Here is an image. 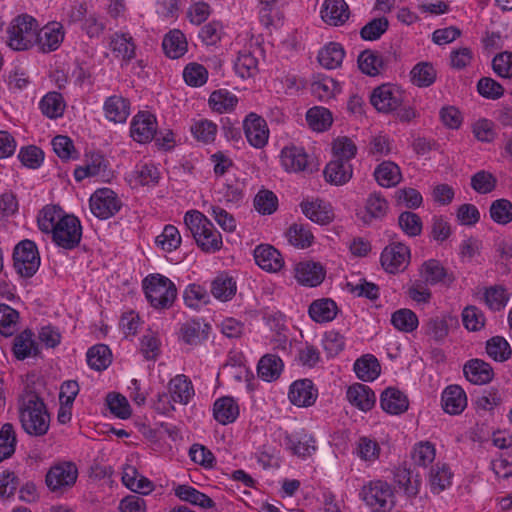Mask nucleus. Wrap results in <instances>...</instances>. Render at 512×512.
<instances>
[{
	"label": "nucleus",
	"instance_id": "60",
	"mask_svg": "<svg viewBox=\"0 0 512 512\" xmlns=\"http://www.w3.org/2000/svg\"><path fill=\"white\" fill-rule=\"evenodd\" d=\"M489 212L491 219L498 224L506 225L512 221V203L507 199L493 201Z\"/></svg>",
	"mask_w": 512,
	"mask_h": 512
},
{
	"label": "nucleus",
	"instance_id": "28",
	"mask_svg": "<svg viewBox=\"0 0 512 512\" xmlns=\"http://www.w3.org/2000/svg\"><path fill=\"white\" fill-rule=\"evenodd\" d=\"M353 175V167L348 161L331 160L324 169L325 180L333 185L346 184Z\"/></svg>",
	"mask_w": 512,
	"mask_h": 512
},
{
	"label": "nucleus",
	"instance_id": "63",
	"mask_svg": "<svg viewBox=\"0 0 512 512\" xmlns=\"http://www.w3.org/2000/svg\"><path fill=\"white\" fill-rule=\"evenodd\" d=\"M497 184L496 177L485 170L476 172L471 177V187L479 194H488L492 192Z\"/></svg>",
	"mask_w": 512,
	"mask_h": 512
},
{
	"label": "nucleus",
	"instance_id": "5",
	"mask_svg": "<svg viewBox=\"0 0 512 512\" xmlns=\"http://www.w3.org/2000/svg\"><path fill=\"white\" fill-rule=\"evenodd\" d=\"M41 263L37 245L29 239L19 242L13 251V267L23 278H31Z\"/></svg>",
	"mask_w": 512,
	"mask_h": 512
},
{
	"label": "nucleus",
	"instance_id": "52",
	"mask_svg": "<svg viewBox=\"0 0 512 512\" xmlns=\"http://www.w3.org/2000/svg\"><path fill=\"white\" fill-rule=\"evenodd\" d=\"M425 333L436 342H442L449 333L448 317L435 316L425 324Z\"/></svg>",
	"mask_w": 512,
	"mask_h": 512
},
{
	"label": "nucleus",
	"instance_id": "23",
	"mask_svg": "<svg viewBox=\"0 0 512 512\" xmlns=\"http://www.w3.org/2000/svg\"><path fill=\"white\" fill-rule=\"evenodd\" d=\"M13 353L18 360L36 357L40 354V347L30 329L23 330L14 338Z\"/></svg>",
	"mask_w": 512,
	"mask_h": 512
},
{
	"label": "nucleus",
	"instance_id": "7",
	"mask_svg": "<svg viewBox=\"0 0 512 512\" xmlns=\"http://www.w3.org/2000/svg\"><path fill=\"white\" fill-rule=\"evenodd\" d=\"M370 102L379 112L391 113L407 102V95L401 87L387 83L373 90Z\"/></svg>",
	"mask_w": 512,
	"mask_h": 512
},
{
	"label": "nucleus",
	"instance_id": "59",
	"mask_svg": "<svg viewBox=\"0 0 512 512\" xmlns=\"http://www.w3.org/2000/svg\"><path fill=\"white\" fill-rule=\"evenodd\" d=\"M254 207L262 215H270L277 210L278 198L270 190H260L254 198Z\"/></svg>",
	"mask_w": 512,
	"mask_h": 512
},
{
	"label": "nucleus",
	"instance_id": "55",
	"mask_svg": "<svg viewBox=\"0 0 512 512\" xmlns=\"http://www.w3.org/2000/svg\"><path fill=\"white\" fill-rule=\"evenodd\" d=\"M394 480L407 496L414 497L418 494L420 481L417 477H413L410 470L397 469L394 474Z\"/></svg>",
	"mask_w": 512,
	"mask_h": 512
},
{
	"label": "nucleus",
	"instance_id": "35",
	"mask_svg": "<svg viewBox=\"0 0 512 512\" xmlns=\"http://www.w3.org/2000/svg\"><path fill=\"white\" fill-rule=\"evenodd\" d=\"M354 371L362 381H373L380 375L381 366L374 355L366 354L355 361Z\"/></svg>",
	"mask_w": 512,
	"mask_h": 512
},
{
	"label": "nucleus",
	"instance_id": "49",
	"mask_svg": "<svg viewBox=\"0 0 512 512\" xmlns=\"http://www.w3.org/2000/svg\"><path fill=\"white\" fill-rule=\"evenodd\" d=\"M486 352L497 362L508 360L512 353L510 344L501 336H494L486 342Z\"/></svg>",
	"mask_w": 512,
	"mask_h": 512
},
{
	"label": "nucleus",
	"instance_id": "44",
	"mask_svg": "<svg viewBox=\"0 0 512 512\" xmlns=\"http://www.w3.org/2000/svg\"><path fill=\"white\" fill-rule=\"evenodd\" d=\"M289 243L297 248L304 249L311 246L314 236L307 226L293 223L286 232Z\"/></svg>",
	"mask_w": 512,
	"mask_h": 512
},
{
	"label": "nucleus",
	"instance_id": "9",
	"mask_svg": "<svg viewBox=\"0 0 512 512\" xmlns=\"http://www.w3.org/2000/svg\"><path fill=\"white\" fill-rule=\"evenodd\" d=\"M121 206V200L110 188L98 189L90 197L91 212L102 220L114 216Z\"/></svg>",
	"mask_w": 512,
	"mask_h": 512
},
{
	"label": "nucleus",
	"instance_id": "20",
	"mask_svg": "<svg viewBox=\"0 0 512 512\" xmlns=\"http://www.w3.org/2000/svg\"><path fill=\"white\" fill-rule=\"evenodd\" d=\"M347 399L353 406L364 412L370 411L376 403L373 390L361 383H355L348 388Z\"/></svg>",
	"mask_w": 512,
	"mask_h": 512
},
{
	"label": "nucleus",
	"instance_id": "2",
	"mask_svg": "<svg viewBox=\"0 0 512 512\" xmlns=\"http://www.w3.org/2000/svg\"><path fill=\"white\" fill-rule=\"evenodd\" d=\"M184 223L190 230L199 248L206 253H215L222 248V235L213 223L199 211H189Z\"/></svg>",
	"mask_w": 512,
	"mask_h": 512
},
{
	"label": "nucleus",
	"instance_id": "21",
	"mask_svg": "<svg viewBox=\"0 0 512 512\" xmlns=\"http://www.w3.org/2000/svg\"><path fill=\"white\" fill-rule=\"evenodd\" d=\"M420 275L430 285L443 283L449 286L454 281V277L436 259L425 261L420 267Z\"/></svg>",
	"mask_w": 512,
	"mask_h": 512
},
{
	"label": "nucleus",
	"instance_id": "18",
	"mask_svg": "<svg viewBox=\"0 0 512 512\" xmlns=\"http://www.w3.org/2000/svg\"><path fill=\"white\" fill-rule=\"evenodd\" d=\"M104 115L113 123H124L130 115V102L121 95H112L104 101Z\"/></svg>",
	"mask_w": 512,
	"mask_h": 512
},
{
	"label": "nucleus",
	"instance_id": "32",
	"mask_svg": "<svg viewBox=\"0 0 512 512\" xmlns=\"http://www.w3.org/2000/svg\"><path fill=\"white\" fill-rule=\"evenodd\" d=\"M338 312L336 303L329 298H323L313 301L308 313L313 321L317 323L330 322L335 319Z\"/></svg>",
	"mask_w": 512,
	"mask_h": 512
},
{
	"label": "nucleus",
	"instance_id": "58",
	"mask_svg": "<svg viewBox=\"0 0 512 512\" xmlns=\"http://www.w3.org/2000/svg\"><path fill=\"white\" fill-rule=\"evenodd\" d=\"M287 445L294 455L303 458L310 456L316 450L315 440L312 436L308 435L301 437H288Z\"/></svg>",
	"mask_w": 512,
	"mask_h": 512
},
{
	"label": "nucleus",
	"instance_id": "3",
	"mask_svg": "<svg viewBox=\"0 0 512 512\" xmlns=\"http://www.w3.org/2000/svg\"><path fill=\"white\" fill-rule=\"evenodd\" d=\"M142 286L148 302L156 309H169L176 299L175 284L161 274L147 276L144 278Z\"/></svg>",
	"mask_w": 512,
	"mask_h": 512
},
{
	"label": "nucleus",
	"instance_id": "4",
	"mask_svg": "<svg viewBox=\"0 0 512 512\" xmlns=\"http://www.w3.org/2000/svg\"><path fill=\"white\" fill-rule=\"evenodd\" d=\"M359 497L371 512H388L394 506L392 486L383 480H371L365 483L359 492Z\"/></svg>",
	"mask_w": 512,
	"mask_h": 512
},
{
	"label": "nucleus",
	"instance_id": "34",
	"mask_svg": "<svg viewBox=\"0 0 512 512\" xmlns=\"http://www.w3.org/2000/svg\"><path fill=\"white\" fill-rule=\"evenodd\" d=\"M345 51L341 44L330 42L320 49L317 59L319 64L326 69L338 68L344 59Z\"/></svg>",
	"mask_w": 512,
	"mask_h": 512
},
{
	"label": "nucleus",
	"instance_id": "42",
	"mask_svg": "<svg viewBox=\"0 0 512 512\" xmlns=\"http://www.w3.org/2000/svg\"><path fill=\"white\" fill-rule=\"evenodd\" d=\"M208 102L213 111L227 113L235 108L238 103V98L235 94L226 89H219L211 93Z\"/></svg>",
	"mask_w": 512,
	"mask_h": 512
},
{
	"label": "nucleus",
	"instance_id": "41",
	"mask_svg": "<svg viewBox=\"0 0 512 512\" xmlns=\"http://www.w3.org/2000/svg\"><path fill=\"white\" fill-rule=\"evenodd\" d=\"M410 78L417 87H429L436 81L437 71L430 62H419L410 71Z\"/></svg>",
	"mask_w": 512,
	"mask_h": 512
},
{
	"label": "nucleus",
	"instance_id": "19",
	"mask_svg": "<svg viewBox=\"0 0 512 512\" xmlns=\"http://www.w3.org/2000/svg\"><path fill=\"white\" fill-rule=\"evenodd\" d=\"M443 410L450 415L460 414L467 405L464 390L458 385H450L444 389L441 396Z\"/></svg>",
	"mask_w": 512,
	"mask_h": 512
},
{
	"label": "nucleus",
	"instance_id": "10",
	"mask_svg": "<svg viewBox=\"0 0 512 512\" xmlns=\"http://www.w3.org/2000/svg\"><path fill=\"white\" fill-rule=\"evenodd\" d=\"M410 249L401 242H392L387 245L380 256L383 269L391 274L404 271L410 263Z\"/></svg>",
	"mask_w": 512,
	"mask_h": 512
},
{
	"label": "nucleus",
	"instance_id": "13",
	"mask_svg": "<svg viewBox=\"0 0 512 512\" xmlns=\"http://www.w3.org/2000/svg\"><path fill=\"white\" fill-rule=\"evenodd\" d=\"M156 118L149 112H139L131 122V137L139 143H147L156 135Z\"/></svg>",
	"mask_w": 512,
	"mask_h": 512
},
{
	"label": "nucleus",
	"instance_id": "38",
	"mask_svg": "<svg viewBox=\"0 0 512 512\" xmlns=\"http://www.w3.org/2000/svg\"><path fill=\"white\" fill-rule=\"evenodd\" d=\"M374 176L379 185L387 188L396 186L402 178L400 168L391 161L379 164L374 171Z\"/></svg>",
	"mask_w": 512,
	"mask_h": 512
},
{
	"label": "nucleus",
	"instance_id": "43",
	"mask_svg": "<svg viewBox=\"0 0 512 512\" xmlns=\"http://www.w3.org/2000/svg\"><path fill=\"white\" fill-rule=\"evenodd\" d=\"M39 107L45 116L55 119L62 116L65 109V102L60 93L49 92L42 98Z\"/></svg>",
	"mask_w": 512,
	"mask_h": 512
},
{
	"label": "nucleus",
	"instance_id": "46",
	"mask_svg": "<svg viewBox=\"0 0 512 512\" xmlns=\"http://www.w3.org/2000/svg\"><path fill=\"white\" fill-rule=\"evenodd\" d=\"M87 363L96 371L106 369L111 363V351L109 347L105 344H97L89 348L87 352Z\"/></svg>",
	"mask_w": 512,
	"mask_h": 512
},
{
	"label": "nucleus",
	"instance_id": "31",
	"mask_svg": "<svg viewBox=\"0 0 512 512\" xmlns=\"http://www.w3.org/2000/svg\"><path fill=\"white\" fill-rule=\"evenodd\" d=\"M174 494L181 501L188 502L203 509H209L215 506V502L208 495L190 485H177L174 488Z\"/></svg>",
	"mask_w": 512,
	"mask_h": 512
},
{
	"label": "nucleus",
	"instance_id": "25",
	"mask_svg": "<svg viewBox=\"0 0 512 512\" xmlns=\"http://www.w3.org/2000/svg\"><path fill=\"white\" fill-rule=\"evenodd\" d=\"M168 391L171 400L174 403L186 405L194 396V387L191 380L179 374L172 378L168 383Z\"/></svg>",
	"mask_w": 512,
	"mask_h": 512
},
{
	"label": "nucleus",
	"instance_id": "6",
	"mask_svg": "<svg viewBox=\"0 0 512 512\" xmlns=\"http://www.w3.org/2000/svg\"><path fill=\"white\" fill-rule=\"evenodd\" d=\"M78 478V468L72 461H62L51 466L46 473L45 483L51 492H61L73 487Z\"/></svg>",
	"mask_w": 512,
	"mask_h": 512
},
{
	"label": "nucleus",
	"instance_id": "61",
	"mask_svg": "<svg viewBox=\"0 0 512 512\" xmlns=\"http://www.w3.org/2000/svg\"><path fill=\"white\" fill-rule=\"evenodd\" d=\"M183 298L185 304L191 308H199L209 303V294L207 290L198 284H190L184 291Z\"/></svg>",
	"mask_w": 512,
	"mask_h": 512
},
{
	"label": "nucleus",
	"instance_id": "39",
	"mask_svg": "<svg viewBox=\"0 0 512 512\" xmlns=\"http://www.w3.org/2000/svg\"><path fill=\"white\" fill-rule=\"evenodd\" d=\"M453 473L447 464L437 463L430 470L429 483L431 491L439 494L448 488L452 483Z\"/></svg>",
	"mask_w": 512,
	"mask_h": 512
},
{
	"label": "nucleus",
	"instance_id": "54",
	"mask_svg": "<svg viewBox=\"0 0 512 512\" xmlns=\"http://www.w3.org/2000/svg\"><path fill=\"white\" fill-rule=\"evenodd\" d=\"M16 434L10 423H5L0 429V462L11 457L15 452Z\"/></svg>",
	"mask_w": 512,
	"mask_h": 512
},
{
	"label": "nucleus",
	"instance_id": "29",
	"mask_svg": "<svg viewBox=\"0 0 512 512\" xmlns=\"http://www.w3.org/2000/svg\"><path fill=\"white\" fill-rule=\"evenodd\" d=\"M280 158L282 166L289 172L304 171L308 164V156L302 147H284Z\"/></svg>",
	"mask_w": 512,
	"mask_h": 512
},
{
	"label": "nucleus",
	"instance_id": "12",
	"mask_svg": "<svg viewBox=\"0 0 512 512\" xmlns=\"http://www.w3.org/2000/svg\"><path fill=\"white\" fill-rule=\"evenodd\" d=\"M317 397L318 390L310 379H299L290 385L288 398L298 407L312 406Z\"/></svg>",
	"mask_w": 512,
	"mask_h": 512
},
{
	"label": "nucleus",
	"instance_id": "37",
	"mask_svg": "<svg viewBox=\"0 0 512 512\" xmlns=\"http://www.w3.org/2000/svg\"><path fill=\"white\" fill-rule=\"evenodd\" d=\"M236 290V281L227 274L218 275L211 283V294L222 302L231 300Z\"/></svg>",
	"mask_w": 512,
	"mask_h": 512
},
{
	"label": "nucleus",
	"instance_id": "26",
	"mask_svg": "<svg viewBox=\"0 0 512 512\" xmlns=\"http://www.w3.org/2000/svg\"><path fill=\"white\" fill-rule=\"evenodd\" d=\"M311 93L320 101H328L340 92V84L325 74H315L310 85Z\"/></svg>",
	"mask_w": 512,
	"mask_h": 512
},
{
	"label": "nucleus",
	"instance_id": "48",
	"mask_svg": "<svg viewBox=\"0 0 512 512\" xmlns=\"http://www.w3.org/2000/svg\"><path fill=\"white\" fill-rule=\"evenodd\" d=\"M19 312L9 305L0 304V334L12 336L18 329Z\"/></svg>",
	"mask_w": 512,
	"mask_h": 512
},
{
	"label": "nucleus",
	"instance_id": "62",
	"mask_svg": "<svg viewBox=\"0 0 512 512\" xmlns=\"http://www.w3.org/2000/svg\"><path fill=\"white\" fill-rule=\"evenodd\" d=\"M382 65V58L370 50H365L358 56L359 69L369 76L378 75Z\"/></svg>",
	"mask_w": 512,
	"mask_h": 512
},
{
	"label": "nucleus",
	"instance_id": "8",
	"mask_svg": "<svg viewBox=\"0 0 512 512\" xmlns=\"http://www.w3.org/2000/svg\"><path fill=\"white\" fill-rule=\"evenodd\" d=\"M52 242L59 248L73 250L82 239V225L74 215H67L51 233Z\"/></svg>",
	"mask_w": 512,
	"mask_h": 512
},
{
	"label": "nucleus",
	"instance_id": "27",
	"mask_svg": "<svg viewBox=\"0 0 512 512\" xmlns=\"http://www.w3.org/2000/svg\"><path fill=\"white\" fill-rule=\"evenodd\" d=\"M325 278V270L320 263L301 262L296 267V279L299 283L315 287L322 283Z\"/></svg>",
	"mask_w": 512,
	"mask_h": 512
},
{
	"label": "nucleus",
	"instance_id": "17",
	"mask_svg": "<svg viewBox=\"0 0 512 512\" xmlns=\"http://www.w3.org/2000/svg\"><path fill=\"white\" fill-rule=\"evenodd\" d=\"M300 207L303 214L315 223L326 225L334 219L331 205L323 200L302 201Z\"/></svg>",
	"mask_w": 512,
	"mask_h": 512
},
{
	"label": "nucleus",
	"instance_id": "40",
	"mask_svg": "<svg viewBox=\"0 0 512 512\" xmlns=\"http://www.w3.org/2000/svg\"><path fill=\"white\" fill-rule=\"evenodd\" d=\"M128 34H114L110 40V49L115 57L129 62L135 57V44Z\"/></svg>",
	"mask_w": 512,
	"mask_h": 512
},
{
	"label": "nucleus",
	"instance_id": "64",
	"mask_svg": "<svg viewBox=\"0 0 512 512\" xmlns=\"http://www.w3.org/2000/svg\"><path fill=\"white\" fill-rule=\"evenodd\" d=\"M398 223L403 232L410 237L418 236L422 232V220L414 212H402L399 215Z\"/></svg>",
	"mask_w": 512,
	"mask_h": 512
},
{
	"label": "nucleus",
	"instance_id": "36",
	"mask_svg": "<svg viewBox=\"0 0 512 512\" xmlns=\"http://www.w3.org/2000/svg\"><path fill=\"white\" fill-rule=\"evenodd\" d=\"M67 215L59 206H45L38 217L39 229L44 233L51 234Z\"/></svg>",
	"mask_w": 512,
	"mask_h": 512
},
{
	"label": "nucleus",
	"instance_id": "11",
	"mask_svg": "<svg viewBox=\"0 0 512 512\" xmlns=\"http://www.w3.org/2000/svg\"><path fill=\"white\" fill-rule=\"evenodd\" d=\"M243 129L249 144L255 148H263L269 138V129L264 118L250 113L243 121Z\"/></svg>",
	"mask_w": 512,
	"mask_h": 512
},
{
	"label": "nucleus",
	"instance_id": "14",
	"mask_svg": "<svg viewBox=\"0 0 512 512\" xmlns=\"http://www.w3.org/2000/svg\"><path fill=\"white\" fill-rule=\"evenodd\" d=\"M255 262L268 272H277L284 265L281 253L269 244L258 245L254 250Z\"/></svg>",
	"mask_w": 512,
	"mask_h": 512
},
{
	"label": "nucleus",
	"instance_id": "56",
	"mask_svg": "<svg viewBox=\"0 0 512 512\" xmlns=\"http://www.w3.org/2000/svg\"><path fill=\"white\" fill-rule=\"evenodd\" d=\"M391 323L400 331L412 332L418 326V318L412 310L400 309L392 314Z\"/></svg>",
	"mask_w": 512,
	"mask_h": 512
},
{
	"label": "nucleus",
	"instance_id": "15",
	"mask_svg": "<svg viewBox=\"0 0 512 512\" xmlns=\"http://www.w3.org/2000/svg\"><path fill=\"white\" fill-rule=\"evenodd\" d=\"M349 15V7L344 0H325L321 8V18L330 26L343 25Z\"/></svg>",
	"mask_w": 512,
	"mask_h": 512
},
{
	"label": "nucleus",
	"instance_id": "51",
	"mask_svg": "<svg viewBox=\"0 0 512 512\" xmlns=\"http://www.w3.org/2000/svg\"><path fill=\"white\" fill-rule=\"evenodd\" d=\"M484 301L492 311H500L507 305L509 295L503 286L494 285L485 289Z\"/></svg>",
	"mask_w": 512,
	"mask_h": 512
},
{
	"label": "nucleus",
	"instance_id": "1",
	"mask_svg": "<svg viewBox=\"0 0 512 512\" xmlns=\"http://www.w3.org/2000/svg\"><path fill=\"white\" fill-rule=\"evenodd\" d=\"M20 422L23 430L31 436H43L49 430L50 415L43 400L35 393H27L20 406Z\"/></svg>",
	"mask_w": 512,
	"mask_h": 512
},
{
	"label": "nucleus",
	"instance_id": "53",
	"mask_svg": "<svg viewBox=\"0 0 512 512\" xmlns=\"http://www.w3.org/2000/svg\"><path fill=\"white\" fill-rule=\"evenodd\" d=\"M381 448L378 442L367 436H362L357 441L356 454L366 462H374L380 456Z\"/></svg>",
	"mask_w": 512,
	"mask_h": 512
},
{
	"label": "nucleus",
	"instance_id": "16",
	"mask_svg": "<svg viewBox=\"0 0 512 512\" xmlns=\"http://www.w3.org/2000/svg\"><path fill=\"white\" fill-rule=\"evenodd\" d=\"M463 372L466 379L475 385L487 384L494 377L491 365L477 358L467 361L463 367Z\"/></svg>",
	"mask_w": 512,
	"mask_h": 512
},
{
	"label": "nucleus",
	"instance_id": "24",
	"mask_svg": "<svg viewBox=\"0 0 512 512\" xmlns=\"http://www.w3.org/2000/svg\"><path fill=\"white\" fill-rule=\"evenodd\" d=\"M380 406L385 412L398 415L408 409L409 402L407 396L400 390L388 387L380 396Z\"/></svg>",
	"mask_w": 512,
	"mask_h": 512
},
{
	"label": "nucleus",
	"instance_id": "22",
	"mask_svg": "<svg viewBox=\"0 0 512 512\" xmlns=\"http://www.w3.org/2000/svg\"><path fill=\"white\" fill-rule=\"evenodd\" d=\"M208 328L209 326L199 319L188 320L180 327L179 339L186 345L197 346L207 339Z\"/></svg>",
	"mask_w": 512,
	"mask_h": 512
},
{
	"label": "nucleus",
	"instance_id": "47",
	"mask_svg": "<svg viewBox=\"0 0 512 512\" xmlns=\"http://www.w3.org/2000/svg\"><path fill=\"white\" fill-rule=\"evenodd\" d=\"M185 34H165L162 47L167 57L177 59L187 52Z\"/></svg>",
	"mask_w": 512,
	"mask_h": 512
},
{
	"label": "nucleus",
	"instance_id": "30",
	"mask_svg": "<svg viewBox=\"0 0 512 512\" xmlns=\"http://www.w3.org/2000/svg\"><path fill=\"white\" fill-rule=\"evenodd\" d=\"M213 416L222 425L233 423L239 416V406L232 397H221L213 405Z\"/></svg>",
	"mask_w": 512,
	"mask_h": 512
},
{
	"label": "nucleus",
	"instance_id": "33",
	"mask_svg": "<svg viewBox=\"0 0 512 512\" xmlns=\"http://www.w3.org/2000/svg\"><path fill=\"white\" fill-rule=\"evenodd\" d=\"M283 366V361L279 356L266 354L258 362L257 373L264 381H275L280 377Z\"/></svg>",
	"mask_w": 512,
	"mask_h": 512
},
{
	"label": "nucleus",
	"instance_id": "45",
	"mask_svg": "<svg viewBox=\"0 0 512 512\" xmlns=\"http://www.w3.org/2000/svg\"><path fill=\"white\" fill-rule=\"evenodd\" d=\"M306 121L311 129L317 132L327 130L333 122L332 114L324 107L310 108L306 113Z\"/></svg>",
	"mask_w": 512,
	"mask_h": 512
},
{
	"label": "nucleus",
	"instance_id": "50",
	"mask_svg": "<svg viewBox=\"0 0 512 512\" xmlns=\"http://www.w3.org/2000/svg\"><path fill=\"white\" fill-rule=\"evenodd\" d=\"M333 160L350 161L357 154V146L352 139L347 136L338 137L332 143Z\"/></svg>",
	"mask_w": 512,
	"mask_h": 512
},
{
	"label": "nucleus",
	"instance_id": "57",
	"mask_svg": "<svg viewBox=\"0 0 512 512\" xmlns=\"http://www.w3.org/2000/svg\"><path fill=\"white\" fill-rule=\"evenodd\" d=\"M156 244L166 252L176 250L181 244V235L177 227L166 225L160 235L156 237Z\"/></svg>",
	"mask_w": 512,
	"mask_h": 512
}]
</instances>
